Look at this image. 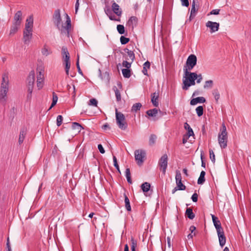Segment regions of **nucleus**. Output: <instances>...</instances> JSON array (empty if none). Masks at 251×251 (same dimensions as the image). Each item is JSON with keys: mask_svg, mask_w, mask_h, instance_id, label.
<instances>
[{"mask_svg": "<svg viewBox=\"0 0 251 251\" xmlns=\"http://www.w3.org/2000/svg\"><path fill=\"white\" fill-rule=\"evenodd\" d=\"M66 21L64 24H62L60 10L57 9L54 11L52 19L54 24L58 30L61 31V34H65L69 37L70 30L71 28V21L68 14H66Z\"/></svg>", "mask_w": 251, "mask_h": 251, "instance_id": "obj_1", "label": "nucleus"}, {"mask_svg": "<svg viewBox=\"0 0 251 251\" xmlns=\"http://www.w3.org/2000/svg\"><path fill=\"white\" fill-rule=\"evenodd\" d=\"M184 75L183 79L182 89L187 90L192 85H195V80L197 78V74L196 73H192L187 71V69H183Z\"/></svg>", "mask_w": 251, "mask_h": 251, "instance_id": "obj_2", "label": "nucleus"}, {"mask_svg": "<svg viewBox=\"0 0 251 251\" xmlns=\"http://www.w3.org/2000/svg\"><path fill=\"white\" fill-rule=\"evenodd\" d=\"M9 79L7 74H3L2 75V82L1 84L0 99L5 100V98L6 96L8 91Z\"/></svg>", "mask_w": 251, "mask_h": 251, "instance_id": "obj_3", "label": "nucleus"}, {"mask_svg": "<svg viewBox=\"0 0 251 251\" xmlns=\"http://www.w3.org/2000/svg\"><path fill=\"white\" fill-rule=\"evenodd\" d=\"M116 120L119 127L122 129L125 130L127 127V124L126 121L125 115L121 112H118L116 109Z\"/></svg>", "mask_w": 251, "mask_h": 251, "instance_id": "obj_4", "label": "nucleus"}, {"mask_svg": "<svg viewBox=\"0 0 251 251\" xmlns=\"http://www.w3.org/2000/svg\"><path fill=\"white\" fill-rule=\"evenodd\" d=\"M197 58L195 55H190L186 60L185 66L184 67L183 69H187V71H191L197 64Z\"/></svg>", "mask_w": 251, "mask_h": 251, "instance_id": "obj_5", "label": "nucleus"}, {"mask_svg": "<svg viewBox=\"0 0 251 251\" xmlns=\"http://www.w3.org/2000/svg\"><path fill=\"white\" fill-rule=\"evenodd\" d=\"M168 155L166 154H164L159 160L158 165L160 168V170L162 171L164 175L166 174L168 166Z\"/></svg>", "mask_w": 251, "mask_h": 251, "instance_id": "obj_6", "label": "nucleus"}, {"mask_svg": "<svg viewBox=\"0 0 251 251\" xmlns=\"http://www.w3.org/2000/svg\"><path fill=\"white\" fill-rule=\"evenodd\" d=\"M145 152L142 150H136L134 152L135 158L138 165L142 164L144 160L143 159L145 157Z\"/></svg>", "mask_w": 251, "mask_h": 251, "instance_id": "obj_7", "label": "nucleus"}, {"mask_svg": "<svg viewBox=\"0 0 251 251\" xmlns=\"http://www.w3.org/2000/svg\"><path fill=\"white\" fill-rule=\"evenodd\" d=\"M35 81V73L34 71L30 72L27 78V89H33Z\"/></svg>", "mask_w": 251, "mask_h": 251, "instance_id": "obj_8", "label": "nucleus"}, {"mask_svg": "<svg viewBox=\"0 0 251 251\" xmlns=\"http://www.w3.org/2000/svg\"><path fill=\"white\" fill-rule=\"evenodd\" d=\"M104 12L106 15L108 17L109 19L111 21L120 22L121 19L120 18H116L115 16L113 14L112 9L109 6H106L104 8Z\"/></svg>", "mask_w": 251, "mask_h": 251, "instance_id": "obj_9", "label": "nucleus"}, {"mask_svg": "<svg viewBox=\"0 0 251 251\" xmlns=\"http://www.w3.org/2000/svg\"><path fill=\"white\" fill-rule=\"evenodd\" d=\"M227 134H218V143L222 149H225L227 147Z\"/></svg>", "mask_w": 251, "mask_h": 251, "instance_id": "obj_10", "label": "nucleus"}, {"mask_svg": "<svg viewBox=\"0 0 251 251\" xmlns=\"http://www.w3.org/2000/svg\"><path fill=\"white\" fill-rule=\"evenodd\" d=\"M207 27L210 29V32L213 33L217 31L219 29L220 24L217 22L208 21L205 25Z\"/></svg>", "mask_w": 251, "mask_h": 251, "instance_id": "obj_11", "label": "nucleus"}, {"mask_svg": "<svg viewBox=\"0 0 251 251\" xmlns=\"http://www.w3.org/2000/svg\"><path fill=\"white\" fill-rule=\"evenodd\" d=\"M111 8L112 12L118 16V18H120V17L122 14V10L120 8L119 5L115 1H112Z\"/></svg>", "mask_w": 251, "mask_h": 251, "instance_id": "obj_12", "label": "nucleus"}, {"mask_svg": "<svg viewBox=\"0 0 251 251\" xmlns=\"http://www.w3.org/2000/svg\"><path fill=\"white\" fill-rule=\"evenodd\" d=\"M32 37V31L24 30L23 32V41L25 44L28 45Z\"/></svg>", "mask_w": 251, "mask_h": 251, "instance_id": "obj_13", "label": "nucleus"}, {"mask_svg": "<svg viewBox=\"0 0 251 251\" xmlns=\"http://www.w3.org/2000/svg\"><path fill=\"white\" fill-rule=\"evenodd\" d=\"M212 219L214 225L216 229L217 232L223 230L221 226V222L218 220V218L214 215H212Z\"/></svg>", "mask_w": 251, "mask_h": 251, "instance_id": "obj_14", "label": "nucleus"}, {"mask_svg": "<svg viewBox=\"0 0 251 251\" xmlns=\"http://www.w3.org/2000/svg\"><path fill=\"white\" fill-rule=\"evenodd\" d=\"M217 234L219 237L220 245L223 247L226 244V239L225 236L224 230L218 231Z\"/></svg>", "mask_w": 251, "mask_h": 251, "instance_id": "obj_15", "label": "nucleus"}, {"mask_svg": "<svg viewBox=\"0 0 251 251\" xmlns=\"http://www.w3.org/2000/svg\"><path fill=\"white\" fill-rule=\"evenodd\" d=\"M138 19L134 16L131 17L127 22V25L132 29L137 25Z\"/></svg>", "mask_w": 251, "mask_h": 251, "instance_id": "obj_16", "label": "nucleus"}, {"mask_svg": "<svg viewBox=\"0 0 251 251\" xmlns=\"http://www.w3.org/2000/svg\"><path fill=\"white\" fill-rule=\"evenodd\" d=\"M151 101L155 107H157L158 106V99L159 98V92H155L151 95Z\"/></svg>", "mask_w": 251, "mask_h": 251, "instance_id": "obj_17", "label": "nucleus"}, {"mask_svg": "<svg viewBox=\"0 0 251 251\" xmlns=\"http://www.w3.org/2000/svg\"><path fill=\"white\" fill-rule=\"evenodd\" d=\"M33 23V18L31 17L28 18L26 20L25 30L32 31Z\"/></svg>", "mask_w": 251, "mask_h": 251, "instance_id": "obj_18", "label": "nucleus"}, {"mask_svg": "<svg viewBox=\"0 0 251 251\" xmlns=\"http://www.w3.org/2000/svg\"><path fill=\"white\" fill-rule=\"evenodd\" d=\"M62 55L64 62L70 61V54L66 47H63L62 48Z\"/></svg>", "mask_w": 251, "mask_h": 251, "instance_id": "obj_19", "label": "nucleus"}, {"mask_svg": "<svg viewBox=\"0 0 251 251\" xmlns=\"http://www.w3.org/2000/svg\"><path fill=\"white\" fill-rule=\"evenodd\" d=\"M206 101L205 99L202 97H197L196 98L193 99L190 101V104L194 105L198 103H204Z\"/></svg>", "mask_w": 251, "mask_h": 251, "instance_id": "obj_20", "label": "nucleus"}, {"mask_svg": "<svg viewBox=\"0 0 251 251\" xmlns=\"http://www.w3.org/2000/svg\"><path fill=\"white\" fill-rule=\"evenodd\" d=\"M26 135V130L25 129L23 128L21 129L20 135H19V138L18 140V142L20 145L23 143L24 139L25 138V136Z\"/></svg>", "mask_w": 251, "mask_h": 251, "instance_id": "obj_21", "label": "nucleus"}, {"mask_svg": "<svg viewBox=\"0 0 251 251\" xmlns=\"http://www.w3.org/2000/svg\"><path fill=\"white\" fill-rule=\"evenodd\" d=\"M22 12L21 11H18L14 15L13 21L22 23Z\"/></svg>", "mask_w": 251, "mask_h": 251, "instance_id": "obj_22", "label": "nucleus"}, {"mask_svg": "<svg viewBox=\"0 0 251 251\" xmlns=\"http://www.w3.org/2000/svg\"><path fill=\"white\" fill-rule=\"evenodd\" d=\"M158 113V110L156 108L150 109L147 111L146 114L150 117H155Z\"/></svg>", "mask_w": 251, "mask_h": 251, "instance_id": "obj_23", "label": "nucleus"}, {"mask_svg": "<svg viewBox=\"0 0 251 251\" xmlns=\"http://www.w3.org/2000/svg\"><path fill=\"white\" fill-rule=\"evenodd\" d=\"M186 216L190 219L192 220L195 218V214L193 212L192 209L187 208L185 212Z\"/></svg>", "mask_w": 251, "mask_h": 251, "instance_id": "obj_24", "label": "nucleus"}, {"mask_svg": "<svg viewBox=\"0 0 251 251\" xmlns=\"http://www.w3.org/2000/svg\"><path fill=\"white\" fill-rule=\"evenodd\" d=\"M205 172L202 171L198 180V184H202L205 181Z\"/></svg>", "mask_w": 251, "mask_h": 251, "instance_id": "obj_25", "label": "nucleus"}, {"mask_svg": "<svg viewBox=\"0 0 251 251\" xmlns=\"http://www.w3.org/2000/svg\"><path fill=\"white\" fill-rule=\"evenodd\" d=\"M184 128L188 130L187 135L188 137H190L191 136L194 135V132L189 126L187 123H185L184 124Z\"/></svg>", "mask_w": 251, "mask_h": 251, "instance_id": "obj_26", "label": "nucleus"}, {"mask_svg": "<svg viewBox=\"0 0 251 251\" xmlns=\"http://www.w3.org/2000/svg\"><path fill=\"white\" fill-rule=\"evenodd\" d=\"M150 62L148 61L144 63L143 65V68L142 70L143 73L146 75H148V69L150 68Z\"/></svg>", "mask_w": 251, "mask_h": 251, "instance_id": "obj_27", "label": "nucleus"}, {"mask_svg": "<svg viewBox=\"0 0 251 251\" xmlns=\"http://www.w3.org/2000/svg\"><path fill=\"white\" fill-rule=\"evenodd\" d=\"M124 197H125V207L128 211H131V206H130V204L129 200L128 199V197H127V196L126 195V194H124Z\"/></svg>", "mask_w": 251, "mask_h": 251, "instance_id": "obj_28", "label": "nucleus"}, {"mask_svg": "<svg viewBox=\"0 0 251 251\" xmlns=\"http://www.w3.org/2000/svg\"><path fill=\"white\" fill-rule=\"evenodd\" d=\"M72 127L73 129L76 130L77 132H80L81 129L83 128L79 123L76 122L72 123Z\"/></svg>", "mask_w": 251, "mask_h": 251, "instance_id": "obj_29", "label": "nucleus"}, {"mask_svg": "<svg viewBox=\"0 0 251 251\" xmlns=\"http://www.w3.org/2000/svg\"><path fill=\"white\" fill-rule=\"evenodd\" d=\"M141 189L144 192H147L149 191L151 185L148 182H144L141 186Z\"/></svg>", "mask_w": 251, "mask_h": 251, "instance_id": "obj_30", "label": "nucleus"}, {"mask_svg": "<svg viewBox=\"0 0 251 251\" xmlns=\"http://www.w3.org/2000/svg\"><path fill=\"white\" fill-rule=\"evenodd\" d=\"M44 78L37 77V87L38 89H42L44 85Z\"/></svg>", "mask_w": 251, "mask_h": 251, "instance_id": "obj_31", "label": "nucleus"}, {"mask_svg": "<svg viewBox=\"0 0 251 251\" xmlns=\"http://www.w3.org/2000/svg\"><path fill=\"white\" fill-rule=\"evenodd\" d=\"M113 90L115 92L117 101H120L121 100V93H120L119 90L118 89L117 87L115 86L113 87Z\"/></svg>", "mask_w": 251, "mask_h": 251, "instance_id": "obj_32", "label": "nucleus"}, {"mask_svg": "<svg viewBox=\"0 0 251 251\" xmlns=\"http://www.w3.org/2000/svg\"><path fill=\"white\" fill-rule=\"evenodd\" d=\"M123 75L125 78H129L131 76V71L129 69H123L122 70Z\"/></svg>", "mask_w": 251, "mask_h": 251, "instance_id": "obj_33", "label": "nucleus"}, {"mask_svg": "<svg viewBox=\"0 0 251 251\" xmlns=\"http://www.w3.org/2000/svg\"><path fill=\"white\" fill-rule=\"evenodd\" d=\"M157 136L155 134H151L149 138L150 146H153L156 142Z\"/></svg>", "mask_w": 251, "mask_h": 251, "instance_id": "obj_34", "label": "nucleus"}, {"mask_svg": "<svg viewBox=\"0 0 251 251\" xmlns=\"http://www.w3.org/2000/svg\"><path fill=\"white\" fill-rule=\"evenodd\" d=\"M42 54L45 56H48L51 53V51L49 50L45 46L42 48L41 50Z\"/></svg>", "mask_w": 251, "mask_h": 251, "instance_id": "obj_35", "label": "nucleus"}, {"mask_svg": "<svg viewBox=\"0 0 251 251\" xmlns=\"http://www.w3.org/2000/svg\"><path fill=\"white\" fill-rule=\"evenodd\" d=\"M126 176L127 179V182L131 184L132 183V180L130 176V169L129 168H126Z\"/></svg>", "mask_w": 251, "mask_h": 251, "instance_id": "obj_36", "label": "nucleus"}, {"mask_svg": "<svg viewBox=\"0 0 251 251\" xmlns=\"http://www.w3.org/2000/svg\"><path fill=\"white\" fill-rule=\"evenodd\" d=\"M142 104L141 103H136L133 105L131 110L133 112H137L138 110H140Z\"/></svg>", "mask_w": 251, "mask_h": 251, "instance_id": "obj_37", "label": "nucleus"}, {"mask_svg": "<svg viewBox=\"0 0 251 251\" xmlns=\"http://www.w3.org/2000/svg\"><path fill=\"white\" fill-rule=\"evenodd\" d=\"M125 51L127 53L129 57L131 60V61H133L135 58V55L133 51L132 50H129L127 49H126L125 50Z\"/></svg>", "mask_w": 251, "mask_h": 251, "instance_id": "obj_38", "label": "nucleus"}, {"mask_svg": "<svg viewBox=\"0 0 251 251\" xmlns=\"http://www.w3.org/2000/svg\"><path fill=\"white\" fill-rule=\"evenodd\" d=\"M197 114L199 117H201L203 113V108L202 106H199L196 109Z\"/></svg>", "mask_w": 251, "mask_h": 251, "instance_id": "obj_39", "label": "nucleus"}, {"mask_svg": "<svg viewBox=\"0 0 251 251\" xmlns=\"http://www.w3.org/2000/svg\"><path fill=\"white\" fill-rule=\"evenodd\" d=\"M64 64H65V72H66V75H68L69 74V69L70 68L71 63H70V61H65Z\"/></svg>", "mask_w": 251, "mask_h": 251, "instance_id": "obj_40", "label": "nucleus"}, {"mask_svg": "<svg viewBox=\"0 0 251 251\" xmlns=\"http://www.w3.org/2000/svg\"><path fill=\"white\" fill-rule=\"evenodd\" d=\"M182 177L181 173L179 171H176V183H178V182H182L181 181Z\"/></svg>", "mask_w": 251, "mask_h": 251, "instance_id": "obj_41", "label": "nucleus"}, {"mask_svg": "<svg viewBox=\"0 0 251 251\" xmlns=\"http://www.w3.org/2000/svg\"><path fill=\"white\" fill-rule=\"evenodd\" d=\"M117 29L118 32L120 34H123L125 33V27L123 25H118L117 26Z\"/></svg>", "mask_w": 251, "mask_h": 251, "instance_id": "obj_42", "label": "nucleus"}, {"mask_svg": "<svg viewBox=\"0 0 251 251\" xmlns=\"http://www.w3.org/2000/svg\"><path fill=\"white\" fill-rule=\"evenodd\" d=\"M19 28L13 26H11L9 32V35L12 36L15 34L19 30Z\"/></svg>", "mask_w": 251, "mask_h": 251, "instance_id": "obj_43", "label": "nucleus"}, {"mask_svg": "<svg viewBox=\"0 0 251 251\" xmlns=\"http://www.w3.org/2000/svg\"><path fill=\"white\" fill-rule=\"evenodd\" d=\"M212 94L214 97L215 100L217 102H218V100L220 99V94H219L218 90L217 89L214 90Z\"/></svg>", "mask_w": 251, "mask_h": 251, "instance_id": "obj_44", "label": "nucleus"}, {"mask_svg": "<svg viewBox=\"0 0 251 251\" xmlns=\"http://www.w3.org/2000/svg\"><path fill=\"white\" fill-rule=\"evenodd\" d=\"M219 134H221V135H223V134L226 135V134H227V132L226 131V126H225V123H224L222 125V127H221V129L220 130V132L219 133Z\"/></svg>", "mask_w": 251, "mask_h": 251, "instance_id": "obj_45", "label": "nucleus"}, {"mask_svg": "<svg viewBox=\"0 0 251 251\" xmlns=\"http://www.w3.org/2000/svg\"><path fill=\"white\" fill-rule=\"evenodd\" d=\"M213 82L211 80L206 81L203 87L205 89L208 88H211L213 86Z\"/></svg>", "mask_w": 251, "mask_h": 251, "instance_id": "obj_46", "label": "nucleus"}, {"mask_svg": "<svg viewBox=\"0 0 251 251\" xmlns=\"http://www.w3.org/2000/svg\"><path fill=\"white\" fill-rule=\"evenodd\" d=\"M129 41L128 38L125 37V36H122L120 38V42L122 45H125Z\"/></svg>", "mask_w": 251, "mask_h": 251, "instance_id": "obj_47", "label": "nucleus"}, {"mask_svg": "<svg viewBox=\"0 0 251 251\" xmlns=\"http://www.w3.org/2000/svg\"><path fill=\"white\" fill-rule=\"evenodd\" d=\"M176 187L177 188H178V189L179 190H184L186 189V186L184 184H183L182 182H178V183H176Z\"/></svg>", "mask_w": 251, "mask_h": 251, "instance_id": "obj_48", "label": "nucleus"}, {"mask_svg": "<svg viewBox=\"0 0 251 251\" xmlns=\"http://www.w3.org/2000/svg\"><path fill=\"white\" fill-rule=\"evenodd\" d=\"M131 241L132 244L131 247V251H135V249L137 246V242L133 239V238H131Z\"/></svg>", "mask_w": 251, "mask_h": 251, "instance_id": "obj_49", "label": "nucleus"}, {"mask_svg": "<svg viewBox=\"0 0 251 251\" xmlns=\"http://www.w3.org/2000/svg\"><path fill=\"white\" fill-rule=\"evenodd\" d=\"M97 104H98V101L96 99H95L94 98L91 99V100H90L89 102L88 103V105H93V106H97Z\"/></svg>", "mask_w": 251, "mask_h": 251, "instance_id": "obj_50", "label": "nucleus"}, {"mask_svg": "<svg viewBox=\"0 0 251 251\" xmlns=\"http://www.w3.org/2000/svg\"><path fill=\"white\" fill-rule=\"evenodd\" d=\"M63 117L61 115H58L57 117L56 124L58 126H59L62 123Z\"/></svg>", "mask_w": 251, "mask_h": 251, "instance_id": "obj_51", "label": "nucleus"}, {"mask_svg": "<svg viewBox=\"0 0 251 251\" xmlns=\"http://www.w3.org/2000/svg\"><path fill=\"white\" fill-rule=\"evenodd\" d=\"M210 158L212 162L214 163L215 162V156L213 151L212 150H209Z\"/></svg>", "mask_w": 251, "mask_h": 251, "instance_id": "obj_52", "label": "nucleus"}, {"mask_svg": "<svg viewBox=\"0 0 251 251\" xmlns=\"http://www.w3.org/2000/svg\"><path fill=\"white\" fill-rule=\"evenodd\" d=\"M113 162H114V166L117 169V171L120 173V170L119 166L118 164L117 160L116 157L115 156H113Z\"/></svg>", "mask_w": 251, "mask_h": 251, "instance_id": "obj_53", "label": "nucleus"}, {"mask_svg": "<svg viewBox=\"0 0 251 251\" xmlns=\"http://www.w3.org/2000/svg\"><path fill=\"white\" fill-rule=\"evenodd\" d=\"M33 89H27V100L30 101L32 98V93Z\"/></svg>", "mask_w": 251, "mask_h": 251, "instance_id": "obj_54", "label": "nucleus"}, {"mask_svg": "<svg viewBox=\"0 0 251 251\" xmlns=\"http://www.w3.org/2000/svg\"><path fill=\"white\" fill-rule=\"evenodd\" d=\"M198 7L199 6L197 5V8L196 6H192L191 10V13L192 14H196V13L197 12L198 10Z\"/></svg>", "mask_w": 251, "mask_h": 251, "instance_id": "obj_55", "label": "nucleus"}, {"mask_svg": "<svg viewBox=\"0 0 251 251\" xmlns=\"http://www.w3.org/2000/svg\"><path fill=\"white\" fill-rule=\"evenodd\" d=\"M76 67H77V69L78 70V72L79 73V74H80L81 75H82L83 73H82V72L81 71V70L80 69V66H79V56L78 55L77 56V61H76Z\"/></svg>", "mask_w": 251, "mask_h": 251, "instance_id": "obj_56", "label": "nucleus"}, {"mask_svg": "<svg viewBox=\"0 0 251 251\" xmlns=\"http://www.w3.org/2000/svg\"><path fill=\"white\" fill-rule=\"evenodd\" d=\"M123 66L126 68V69H129L131 67V63L126 61H124Z\"/></svg>", "mask_w": 251, "mask_h": 251, "instance_id": "obj_57", "label": "nucleus"}, {"mask_svg": "<svg viewBox=\"0 0 251 251\" xmlns=\"http://www.w3.org/2000/svg\"><path fill=\"white\" fill-rule=\"evenodd\" d=\"M220 10L218 9H213L208 14L209 15H218L219 14Z\"/></svg>", "mask_w": 251, "mask_h": 251, "instance_id": "obj_58", "label": "nucleus"}, {"mask_svg": "<svg viewBox=\"0 0 251 251\" xmlns=\"http://www.w3.org/2000/svg\"><path fill=\"white\" fill-rule=\"evenodd\" d=\"M37 77L44 78V71L42 69H41L40 71L38 72Z\"/></svg>", "mask_w": 251, "mask_h": 251, "instance_id": "obj_59", "label": "nucleus"}, {"mask_svg": "<svg viewBox=\"0 0 251 251\" xmlns=\"http://www.w3.org/2000/svg\"><path fill=\"white\" fill-rule=\"evenodd\" d=\"M182 6L188 7L189 5L188 0H180Z\"/></svg>", "mask_w": 251, "mask_h": 251, "instance_id": "obj_60", "label": "nucleus"}, {"mask_svg": "<svg viewBox=\"0 0 251 251\" xmlns=\"http://www.w3.org/2000/svg\"><path fill=\"white\" fill-rule=\"evenodd\" d=\"M21 23L19 22L13 21L12 26L17 27L20 28Z\"/></svg>", "mask_w": 251, "mask_h": 251, "instance_id": "obj_61", "label": "nucleus"}, {"mask_svg": "<svg viewBox=\"0 0 251 251\" xmlns=\"http://www.w3.org/2000/svg\"><path fill=\"white\" fill-rule=\"evenodd\" d=\"M21 23L19 22L13 21L12 26L17 27L20 28Z\"/></svg>", "mask_w": 251, "mask_h": 251, "instance_id": "obj_62", "label": "nucleus"}, {"mask_svg": "<svg viewBox=\"0 0 251 251\" xmlns=\"http://www.w3.org/2000/svg\"><path fill=\"white\" fill-rule=\"evenodd\" d=\"M198 194L196 193L193 194L192 196L191 199L194 202H197L198 201Z\"/></svg>", "mask_w": 251, "mask_h": 251, "instance_id": "obj_63", "label": "nucleus"}, {"mask_svg": "<svg viewBox=\"0 0 251 251\" xmlns=\"http://www.w3.org/2000/svg\"><path fill=\"white\" fill-rule=\"evenodd\" d=\"M98 149L100 151V152L103 154L105 152V150H104L101 144H99L98 146Z\"/></svg>", "mask_w": 251, "mask_h": 251, "instance_id": "obj_64", "label": "nucleus"}]
</instances>
